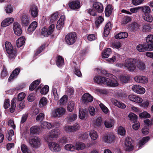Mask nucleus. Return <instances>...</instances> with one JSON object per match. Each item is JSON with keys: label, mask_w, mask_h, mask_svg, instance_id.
Listing matches in <instances>:
<instances>
[{"label": "nucleus", "mask_w": 153, "mask_h": 153, "mask_svg": "<svg viewBox=\"0 0 153 153\" xmlns=\"http://www.w3.org/2000/svg\"><path fill=\"white\" fill-rule=\"evenodd\" d=\"M103 21V18L101 16L97 18L95 23L97 28H98V26L102 23Z\"/></svg>", "instance_id": "53"}, {"label": "nucleus", "mask_w": 153, "mask_h": 153, "mask_svg": "<svg viewBox=\"0 0 153 153\" xmlns=\"http://www.w3.org/2000/svg\"><path fill=\"white\" fill-rule=\"evenodd\" d=\"M152 28L149 24H144L142 26V30L143 32H149L151 31Z\"/></svg>", "instance_id": "46"}, {"label": "nucleus", "mask_w": 153, "mask_h": 153, "mask_svg": "<svg viewBox=\"0 0 153 153\" xmlns=\"http://www.w3.org/2000/svg\"><path fill=\"white\" fill-rule=\"evenodd\" d=\"M37 25V23L36 22H33L30 25L27 29L28 33L29 34H31L32 32L35 30Z\"/></svg>", "instance_id": "21"}, {"label": "nucleus", "mask_w": 153, "mask_h": 153, "mask_svg": "<svg viewBox=\"0 0 153 153\" xmlns=\"http://www.w3.org/2000/svg\"><path fill=\"white\" fill-rule=\"evenodd\" d=\"M114 120L113 119H111L109 120L105 121L104 122V125L106 127L109 128L114 126Z\"/></svg>", "instance_id": "40"}, {"label": "nucleus", "mask_w": 153, "mask_h": 153, "mask_svg": "<svg viewBox=\"0 0 153 153\" xmlns=\"http://www.w3.org/2000/svg\"><path fill=\"white\" fill-rule=\"evenodd\" d=\"M20 71V69L18 68H16L14 70L8 79V81H10L13 80L16 78L19 74Z\"/></svg>", "instance_id": "23"}, {"label": "nucleus", "mask_w": 153, "mask_h": 153, "mask_svg": "<svg viewBox=\"0 0 153 153\" xmlns=\"http://www.w3.org/2000/svg\"><path fill=\"white\" fill-rule=\"evenodd\" d=\"M112 9L110 5H108L105 8V15L107 16H109L112 12Z\"/></svg>", "instance_id": "50"}, {"label": "nucleus", "mask_w": 153, "mask_h": 153, "mask_svg": "<svg viewBox=\"0 0 153 153\" xmlns=\"http://www.w3.org/2000/svg\"><path fill=\"white\" fill-rule=\"evenodd\" d=\"M58 12H55L52 14L50 18V21L53 22L56 20L58 18Z\"/></svg>", "instance_id": "56"}, {"label": "nucleus", "mask_w": 153, "mask_h": 153, "mask_svg": "<svg viewBox=\"0 0 153 153\" xmlns=\"http://www.w3.org/2000/svg\"><path fill=\"white\" fill-rule=\"evenodd\" d=\"M99 106L102 111L105 114H107L109 112V110L103 104L100 103V104Z\"/></svg>", "instance_id": "55"}, {"label": "nucleus", "mask_w": 153, "mask_h": 153, "mask_svg": "<svg viewBox=\"0 0 153 153\" xmlns=\"http://www.w3.org/2000/svg\"><path fill=\"white\" fill-rule=\"evenodd\" d=\"M149 139V137H145L142 138L139 142V148H140L144 144L147 142Z\"/></svg>", "instance_id": "52"}, {"label": "nucleus", "mask_w": 153, "mask_h": 153, "mask_svg": "<svg viewBox=\"0 0 153 153\" xmlns=\"http://www.w3.org/2000/svg\"><path fill=\"white\" fill-rule=\"evenodd\" d=\"M118 133L121 135L124 136L126 133V131L124 128L120 126L118 129Z\"/></svg>", "instance_id": "58"}, {"label": "nucleus", "mask_w": 153, "mask_h": 153, "mask_svg": "<svg viewBox=\"0 0 153 153\" xmlns=\"http://www.w3.org/2000/svg\"><path fill=\"white\" fill-rule=\"evenodd\" d=\"M128 117L131 121L132 122L134 123L137 122V116L134 114L130 113L128 115Z\"/></svg>", "instance_id": "42"}, {"label": "nucleus", "mask_w": 153, "mask_h": 153, "mask_svg": "<svg viewBox=\"0 0 153 153\" xmlns=\"http://www.w3.org/2000/svg\"><path fill=\"white\" fill-rule=\"evenodd\" d=\"M80 128L79 125L76 123L72 126L65 125L63 127V129L67 133L72 132L79 130Z\"/></svg>", "instance_id": "6"}, {"label": "nucleus", "mask_w": 153, "mask_h": 153, "mask_svg": "<svg viewBox=\"0 0 153 153\" xmlns=\"http://www.w3.org/2000/svg\"><path fill=\"white\" fill-rule=\"evenodd\" d=\"M21 22L22 25H26L30 22L28 16L25 15H23L21 17Z\"/></svg>", "instance_id": "32"}, {"label": "nucleus", "mask_w": 153, "mask_h": 153, "mask_svg": "<svg viewBox=\"0 0 153 153\" xmlns=\"http://www.w3.org/2000/svg\"><path fill=\"white\" fill-rule=\"evenodd\" d=\"M133 141L131 137H128L126 138L125 145V149L128 151H131L133 149L132 145Z\"/></svg>", "instance_id": "11"}, {"label": "nucleus", "mask_w": 153, "mask_h": 153, "mask_svg": "<svg viewBox=\"0 0 153 153\" xmlns=\"http://www.w3.org/2000/svg\"><path fill=\"white\" fill-rule=\"evenodd\" d=\"M14 19L13 18H8L4 20L1 23V25L4 27H6L13 22Z\"/></svg>", "instance_id": "22"}, {"label": "nucleus", "mask_w": 153, "mask_h": 153, "mask_svg": "<svg viewBox=\"0 0 153 153\" xmlns=\"http://www.w3.org/2000/svg\"><path fill=\"white\" fill-rule=\"evenodd\" d=\"M128 98L130 101L137 103L142 102L143 99L136 95L131 94L128 96Z\"/></svg>", "instance_id": "14"}, {"label": "nucleus", "mask_w": 153, "mask_h": 153, "mask_svg": "<svg viewBox=\"0 0 153 153\" xmlns=\"http://www.w3.org/2000/svg\"><path fill=\"white\" fill-rule=\"evenodd\" d=\"M77 118V115L76 114L71 113L70 114L68 117V121L72 122L76 120Z\"/></svg>", "instance_id": "49"}, {"label": "nucleus", "mask_w": 153, "mask_h": 153, "mask_svg": "<svg viewBox=\"0 0 153 153\" xmlns=\"http://www.w3.org/2000/svg\"><path fill=\"white\" fill-rule=\"evenodd\" d=\"M112 103L115 106L121 109H123L126 107L125 104L121 102L118 101L116 99H114L112 101Z\"/></svg>", "instance_id": "26"}, {"label": "nucleus", "mask_w": 153, "mask_h": 153, "mask_svg": "<svg viewBox=\"0 0 153 153\" xmlns=\"http://www.w3.org/2000/svg\"><path fill=\"white\" fill-rule=\"evenodd\" d=\"M48 45L46 43L43 44L42 45L40 46L37 50L35 55H37L41 53L42 51L45 48V47H47Z\"/></svg>", "instance_id": "54"}, {"label": "nucleus", "mask_w": 153, "mask_h": 153, "mask_svg": "<svg viewBox=\"0 0 153 153\" xmlns=\"http://www.w3.org/2000/svg\"><path fill=\"white\" fill-rule=\"evenodd\" d=\"M75 107V104L73 101H70L68 104L67 109L69 112H72Z\"/></svg>", "instance_id": "41"}, {"label": "nucleus", "mask_w": 153, "mask_h": 153, "mask_svg": "<svg viewBox=\"0 0 153 153\" xmlns=\"http://www.w3.org/2000/svg\"><path fill=\"white\" fill-rule=\"evenodd\" d=\"M66 112L65 109L63 108H57L52 112L51 115L54 117H58L63 115Z\"/></svg>", "instance_id": "7"}, {"label": "nucleus", "mask_w": 153, "mask_h": 153, "mask_svg": "<svg viewBox=\"0 0 153 153\" xmlns=\"http://www.w3.org/2000/svg\"><path fill=\"white\" fill-rule=\"evenodd\" d=\"M93 8L99 13H102L103 10L102 5L98 2H95L93 4Z\"/></svg>", "instance_id": "17"}, {"label": "nucleus", "mask_w": 153, "mask_h": 153, "mask_svg": "<svg viewBox=\"0 0 153 153\" xmlns=\"http://www.w3.org/2000/svg\"><path fill=\"white\" fill-rule=\"evenodd\" d=\"M83 102L87 103L88 102H91L93 100L92 97L89 94H85L82 97Z\"/></svg>", "instance_id": "24"}, {"label": "nucleus", "mask_w": 153, "mask_h": 153, "mask_svg": "<svg viewBox=\"0 0 153 153\" xmlns=\"http://www.w3.org/2000/svg\"><path fill=\"white\" fill-rule=\"evenodd\" d=\"M5 10L7 13H12L13 11V6L10 4L7 5L5 7Z\"/></svg>", "instance_id": "61"}, {"label": "nucleus", "mask_w": 153, "mask_h": 153, "mask_svg": "<svg viewBox=\"0 0 153 153\" xmlns=\"http://www.w3.org/2000/svg\"><path fill=\"white\" fill-rule=\"evenodd\" d=\"M112 28L111 24V22H108L106 25L104 31V34L105 36H107L110 32V30Z\"/></svg>", "instance_id": "25"}, {"label": "nucleus", "mask_w": 153, "mask_h": 153, "mask_svg": "<svg viewBox=\"0 0 153 153\" xmlns=\"http://www.w3.org/2000/svg\"><path fill=\"white\" fill-rule=\"evenodd\" d=\"M21 149L23 153H31L30 151L28 149L26 146L24 144L21 145Z\"/></svg>", "instance_id": "60"}, {"label": "nucleus", "mask_w": 153, "mask_h": 153, "mask_svg": "<svg viewBox=\"0 0 153 153\" xmlns=\"http://www.w3.org/2000/svg\"><path fill=\"white\" fill-rule=\"evenodd\" d=\"M25 42V37L22 36L16 40V45L18 47L20 48L22 46Z\"/></svg>", "instance_id": "35"}, {"label": "nucleus", "mask_w": 153, "mask_h": 153, "mask_svg": "<svg viewBox=\"0 0 153 153\" xmlns=\"http://www.w3.org/2000/svg\"><path fill=\"white\" fill-rule=\"evenodd\" d=\"M85 147V144L81 142H76L74 145L75 150L78 151L83 150Z\"/></svg>", "instance_id": "28"}, {"label": "nucleus", "mask_w": 153, "mask_h": 153, "mask_svg": "<svg viewBox=\"0 0 153 153\" xmlns=\"http://www.w3.org/2000/svg\"><path fill=\"white\" fill-rule=\"evenodd\" d=\"M136 60L133 59H127L125 60L123 64H118V67H122L123 66L126 67V69L129 71H134L136 68L135 64Z\"/></svg>", "instance_id": "2"}, {"label": "nucleus", "mask_w": 153, "mask_h": 153, "mask_svg": "<svg viewBox=\"0 0 153 153\" xmlns=\"http://www.w3.org/2000/svg\"><path fill=\"white\" fill-rule=\"evenodd\" d=\"M29 143L31 147L37 148L41 145V140L39 138L35 137L30 139Z\"/></svg>", "instance_id": "8"}, {"label": "nucleus", "mask_w": 153, "mask_h": 153, "mask_svg": "<svg viewBox=\"0 0 153 153\" xmlns=\"http://www.w3.org/2000/svg\"><path fill=\"white\" fill-rule=\"evenodd\" d=\"M56 64L59 67H61L64 64L63 59L61 56L57 57L56 60Z\"/></svg>", "instance_id": "37"}, {"label": "nucleus", "mask_w": 153, "mask_h": 153, "mask_svg": "<svg viewBox=\"0 0 153 153\" xmlns=\"http://www.w3.org/2000/svg\"><path fill=\"white\" fill-rule=\"evenodd\" d=\"M5 45L8 57L10 59H14L16 55V49L13 48L10 43L9 42H6Z\"/></svg>", "instance_id": "3"}, {"label": "nucleus", "mask_w": 153, "mask_h": 153, "mask_svg": "<svg viewBox=\"0 0 153 153\" xmlns=\"http://www.w3.org/2000/svg\"><path fill=\"white\" fill-rule=\"evenodd\" d=\"M143 17L144 20L148 22H151L153 21V18L150 14H144Z\"/></svg>", "instance_id": "44"}, {"label": "nucleus", "mask_w": 153, "mask_h": 153, "mask_svg": "<svg viewBox=\"0 0 153 153\" xmlns=\"http://www.w3.org/2000/svg\"><path fill=\"white\" fill-rule=\"evenodd\" d=\"M140 26L136 22H133L130 25L128 28L131 32H134L139 29Z\"/></svg>", "instance_id": "29"}, {"label": "nucleus", "mask_w": 153, "mask_h": 153, "mask_svg": "<svg viewBox=\"0 0 153 153\" xmlns=\"http://www.w3.org/2000/svg\"><path fill=\"white\" fill-rule=\"evenodd\" d=\"M48 101L47 99L45 97H43L40 100L39 104L40 107H42L47 104Z\"/></svg>", "instance_id": "43"}, {"label": "nucleus", "mask_w": 153, "mask_h": 153, "mask_svg": "<svg viewBox=\"0 0 153 153\" xmlns=\"http://www.w3.org/2000/svg\"><path fill=\"white\" fill-rule=\"evenodd\" d=\"M89 136L92 141L96 140L98 137L97 132L94 130H92L89 132Z\"/></svg>", "instance_id": "34"}, {"label": "nucleus", "mask_w": 153, "mask_h": 153, "mask_svg": "<svg viewBox=\"0 0 153 153\" xmlns=\"http://www.w3.org/2000/svg\"><path fill=\"white\" fill-rule=\"evenodd\" d=\"M13 29L14 33L16 35L20 36L22 34V27L19 23L17 22L14 23L13 25Z\"/></svg>", "instance_id": "10"}, {"label": "nucleus", "mask_w": 153, "mask_h": 153, "mask_svg": "<svg viewBox=\"0 0 153 153\" xmlns=\"http://www.w3.org/2000/svg\"><path fill=\"white\" fill-rule=\"evenodd\" d=\"M146 41L148 43H153V35H148L146 38Z\"/></svg>", "instance_id": "64"}, {"label": "nucleus", "mask_w": 153, "mask_h": 153, "mask_svg": "<svg viewBox=\"0 0 153 153\" xmlns=\"http://www.w3.org/2000/svg\"><path fill=\"white\" fill-rule=\"evenodd\" d=\"M87 112V111L86 110L80 109L79 111V118L81 120L85 119L86 117Z\"/></svg>", "instance_id": "31"}, {"label": "nucleus", "mask_w": 153, "mask_h": 153, "mask_svg": "<svg viewBox=\"0 0 153 153\" xmlns=\"http://www.w3.org/2000/svg\"><path fill=\"white\" fill-rule=\"evenodd\" d=\"M94 124L95 126L98 127L100 126L102 124V120L101 118H97L94 122Z\"/></svg>", "instance_id": "63"}, {"label": "nucleus", "mask_w": 153, "mask_h": 153, "mask_svg": "<svg viewBox=\"0 0 153 153\" xmlns=\"http://www.w3.org/2000/svg\"><path fill=\"white\" fill-rule=\"evenodd\" d=\"M49 91V87L47 85H45L43 88L40 91L41 94L45 95Z\"/></svg>", "instance_id": "59"}, {"label": "nucleus", "mask_w": 153, "mask_h": 153, "mask_svg": "<svg viewBox=\"0 0 153 153\" xmlns=\"http://www.w3.org/2000/svg\"><path fill=\"white\" fill-rule=\"evenodd\" d=\"M120 57V55L118 54H116L112 58L107 59H106V61L110 63H112L116 61H118Z\"/></svg>", "instance_id": "30"}, {"label": "nucleus", "mask_w": 153, "mask_h": 153, "mask_svg": "<svg viewBox=\"0 0 153 153\" xmlns=\"http://www.w3.org/2000/svg\"><path fill=\"white\" fill-rule=\"evenodd\" d=\"M132 89L134 92L139 94H143L145 91L144 88L137 85H133L132 87Z\"/></svg>", "instance_id": "13"}, {"label": "nucleus", "mask_w": 153, "mask_h": 153, "mask_svg": "<svg viewBox=\"0 0 153 153\" xmlns=\"http://www.w3.org/2000/svg\"><path fill=\"white\" fill-rule=\"evenodd\" d=\"M115 138L114 135L112 134L105 135L103 137L104 141L107 143L112 142Z\"/></svg>", "instance_id": "20"}, {"label": "nucleus", "mask_w": 153, "mask_h": 153, "mask_svg": "<svg viewBox=\"0 0 153 153\" xmlns=\"http://www.w3.org/2000/svg\"><path fill=\"white\" fill-rule=\"evenodd\" d=\"M135 81L138 82L145 84L148 82V79L146 76H137L134 78Z\"/></svg>", "instance_id": "15"}, {"label": "nucleus", "mask_w": 153, "mask_h": 153, "mask_svg": "<svg viewBox=\"0 0 153 153\" xmlns=\"http://www.w3.org/2000/svg\"><path fill=\"white\" fill-rule=\"evenodd\" d=\"M94 80L95 82L97 83L103 84L110 87H117L119 85L117 80L114 78L110 79L108 78H106L104 77L99 76H95Z\"/></svg>", "instance_id": "1"}, {"label": "nucleus", "mask_w": 153, "mask_h": 153, "mask_svg": "<svg viewBox=\"0 0 153 153\" xmlns=\"http://www.w3.org/2000/svg\"><path fill=\"white\" fill-rule=\"evenodd\" d=\"M69 7L72 9H77L80 7V4L78 1H73L69 3Z\"/></svg>", "instance_id": "19"}, {"label": "nucleus", "mask_w": 153, "mask_h": 153, "mask_svg": "<svg viewBox=\"0 0 153 153\" xmlns=\"http://www.w3.org/2000/svg\"><path fill=\"white\" fill-rule=\"evenodd\" d=\"M139 115L140 117L142 118H149L150 117V115L146 111H144L140 113Z\"/></svg>", "instance_id": "62"}, {"label": "nucleus", "mask_w": 153, "mask_h": 153, "mask_svg": "<svg viewBox=\"0 0 153 153\" xmlns=\"http://www.w3.org/2000/svg\"><path fill=\"white\" fill-rule=\"evenodd\" d=\"M48 146L50 149L52 151L59 152L60 150L59 145L55 142H51L49 143Z\"/></svg>", "instance_id": "12"}, {"label": "nucleus", "mask_w": 153, "mask_h": 153, "mask_svg": "<svg viewBox=\"0 0 153 153\" xmlns=\"http://www.w3.org/2000/svg\"><path fill=\"white\" fill-rule=\"evenodd\" d=\"M147 43L140 44L137 46L136 48L139 52H144L147 51Z\"/></svg>", "instance_id": "27"}, {"label": "nucleus", "mask_w": 153, "mask_h": 153, "mask_svg": "<svg viewBox=\"0 0 153 153\" xmlns=\"http://www.w3.org/2000/svg\"><path fill=\"white\" fill-rule=\"evenodd\" d=\"M54 28L55 25L53 24L50 25L48 29L45 27L43 28L42 29V35L44 37H47L52 33Z\"/></svg>", "instance_id": "9"}, {"label": "nucleus", "mask_w": 153, "mask_h": 153, "mask_svg": "<svg viewBox=\"0 0 153 153\" xmlns=\"http://www.w3.org/2000/svg\"><path fill=\"white\" fill-rule=\"evenodd\" d=\"M40 126L42 128L46 129L50 128L53 127V125L48 122L43 121L41 123Z\"/></svg>", "instance_id": "36"}, {"label": "nucleus", "mask_w": 153, "mask_h": 153, "mask_svg": "<svg viewBox=\"0 0 153 153\" xmlns=\"http://www.w3.org/2000/svg\"><path fill=\"white\" fill-rule=\"evenodd\" d=\"M111 53V50L110 48H107L103 52L102 54V58H105L108 57Z\"/></svg>", "instance_id": "39"}, {"label": "nucleus", "mask_w": 153, "mask_h": 153, "mask_svg": "<svg viewBox=\"0 0 153 153\" xmlns=\"http://www.w3.org/2000/svg\"><path fill=\"white\" fill-rule=\"evenodd\" d=\"M65 149L66 150L71 152H74L75 150L74 145L70 143L66 145L65 146Z\"/></svg>", "instance_id": "48"}, {"label": "nucleus", "mask_w": 153, "mask_h": 153, "mask_svg": "<svg viewBox=\"0 0 153 153\" xmlns=\"http://www.w3.org/2000/svg\"><path fill=\"white\" fill-rule=\"evenodd\" d=\"M40 128L38 126H33L30 129V134H36L39 133Z\"/></svg>", "instance_id": "38"}, {"label": "nucleus", "mask_w": 153, "mask_h": 153, "mask_svg": "<svg viewBox=\"0 0 153 153\" xmlns=\"http://www.w3.org/2000/svg\"><path fill=\"white\" fill-rule=\"evenodd\" d=\"M77 35L75 32H72L68 33L65 37V41L68 45H71L76 41Z\"/></svg>", "instance_id": "4"}, {"label": "nucleus", "mask_w": 153, "mask_h": 153, "mask_svg": "<svg viewBox=\"0 0 153 153\" xmlns=\"http://www.w3.org/2000/svg\"><path fill=\"white\" fill-rule=\"evenodd\" d=\"M65 19L64 15H62L57 22L56 28L58 30H60L63 27L64 25V21Z\"/></svg>", "instance_id": "18"}, {"label": "nucleus", "mask_w": 153, "mask_h": 153, "mask_svg": "<svg viewBox=\"0 0 153 153\" xmlns=\"http://www.w3.org/2000/svg\"><path fill=\"white\" fill-rule=\"evenodd\" d=\"M61 134L59 129L55 128L51 130L49 132V135L45 137V139L47 142L52 140L54 138H58Z\"/></svg>", "instance_id": "5"}, {"label": "nucleus", "mask_w": 153, "mask_h": 153, "mask_svg": "<svg viewBox=\"0 0 153 153\" xmlns=\"http://www.w3.org/2000/svg\"><path fill=\"white\" fill-rule=\"evenodd\" d=\"M137 66L142 71L144 70L146 68L144 63L140 61H138Z\"/></svg>", "instance_id": "57"}, {"label": "nucleus", "mask_w": 153, "mask_h": 153, "mask_svg": "<svg viewBox=\"0 0 153 153\" xmlns=\"http://www.w3.org/2000/svg\"><path fill=\"white\" fill-rule=\"evenodd\" d=\"M39 10L37 7L35 5H33L30 7L29 12L34 18L36 17L38 15Z\"/></svg>", "instance_id": "16"}, {"label": "nucleus", "mask_w": 153, "mask_h": 153, "mask_svg": "<svg viewBox=\"0 0 153 153\" xmlns=\"http://www.w3.org/2000/svg\"><path fill=\"white\" fill-rule=\"evenodd\" d=\"M52 92L55 100H58L59 98V94L56 88L53 87L52 88Z\"/></svg>", "instance_id": "51"}, {"label": "nucleus", "mask_w": 153, "mask_h": 153, "mask_svg": "<svg viewBox=\"0 0 153 153\" xmlns=\"http://www.w3.org/2000/svg\"><path fill=\"white\" fill-rule=\"evenodd\" d=\"M39 82L40 81L39 80H37L33 82L30 86V90L31 91L33 90L39 85Z\"/></svg>", "instance_id": "45"}, {"label": "nucleus", "mask_w": 153, "mask_h": 153, "mask_svg": "<svg viewBox=\"0 0 153 153\" xmlns=\"http://www.w3.org/2000/svg\"><path fill=\"white\" fill-rule=\"evenodd\" d=\"M140 9H141L142 11L144 13V14H149L151 12V9L150 7L147 6L140 7Z\"/></svg>", "instance_id": "47"}, {"label": "nucleus", "mask_w": 153, "mask_h": 153, "mask_svg": "<svg viewBox=\"0 0 153 153\" xmlns=\"http://www.w3.org/2000/svg\"><path fill=\"white\" fill-rule=\"evenodd\" d=\"M128 36V34L126 32H121L117 34L115 36L117 39H120L126 38Z\"/></svg>", "instance_id": "33"}]
</instances>
